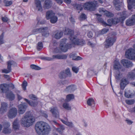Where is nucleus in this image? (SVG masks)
<instances>
[{
    "mask_svg": "<svg viewBox=\"0 0 135 135\" xmlns=\"http://www.w3.org/2000/svg\"><path fill=\"white\" fill-rule=\"evenodd\" d=\"M35 129L37 133L40 135L47 134L51 130L49 124L42 121H38L36 123Z\"/></svg>",
    "mask_w": 135,
    "mask_h": 135,
    "instance_id": "1",
    "label": "nucleus"
},
{
    "mask_svg": "<svg viewBox=\"0 0 135 135\" xmlns=\"http://www.w3.org/2000/svg\"><path fill=\"white\" fill-rule=\"evenodd\" d=\"M35 120L34 117L30 112H26L21 119V123L24 126L29 127L32 125Z\"/></svg>",
    "mask_w": 135,
    "mask_h": 135,
    "instance_id": "2",
    "label": "nucleus"
},
{
    "mask_svg": "<svg viewBox=\"0 0 135 135\" xmlns=\"http://www.w3.org/2000/svg\"><path fill=\"white\" fill-rule=\"evenodd\" d=\"M98 4L97 1L94 0L86 2L83 6L85 10L92 11L95 10L96 7L98 6Z\"/></svg>",
    "mask_w": 135,
    "mask_h": 135,
    "instance_id": "3",
    "label": "nucleus"
},
{
    "mask_svg": "<svg viewBox=\"0 0 135 135\" xmlns=\"http://www.w3.org/2000/svg\"><path fill=\"white\" fill-rule=\"evenodd\" d=\"M67 40L64 38L61 41V43L60 44V49L63 52H66L68 49H70L73 47V44L71 42L69 43L66 44Z\"/></svg>",
    "mask_w": 135,
    "mask_h": 135,
    "instance_id": "4",
    "label": "nucleus"
},
{
    "mask_svg": "<svg viewBox=\"0 0 135 135\" xmlns=\"http://www.w3.org/2000/svg\"><path fill=\"white\" fill-rule=\"evenodd\" d=\"M115 35V33L114 32H112L109 34L106 40V44L105 46L107 48L113 45L116 40Z\"/></svg>",
    "mask_w": 135,
    "mask_h": 135,
    "instance_id": "5",
    "label": "nucleus"
},
{
    "mask_svg": "<svg viewBox=\"0 0 135 135\" xmlns=\"http://www.w3.org/2000/svg\"><path fill=\"white\" fill-rule=\"evenodd\" d=\"M70 42L73 46L74 45L83 46L85 44V41L83 39L77 38L75 37L70 38Z\"/></svg>",
    "mask_w": 135,
    "mask_h": 135,
    "instance_id": "6",
    "label": "nucleus"
},
{
    "mask_svg": "<svg viewBox=\"0 0 135 135\" xmlns=\"http://www.w3.org/2000/svg\"><path fill=\"white\" fill-rule=\"evenodd\" d=\"M125 56L127 58L131 59H135V50L133 49H130L127 50L125 53Z\"/></svg>",
    "mask_w": 135,
    "mask_h": 135,
    "instance_id": "7",
    "label": "nucleus"
},
{
    "mask_svg": "<svg viewBox=\"0 0 135 135\" xmlns=\"http://www.w3.org/2000/svg\"><path fill=\"white\" fill-rule=\"evenodd\" d=\"M126 16V11H124L122 13H118L117 15V18H116L117 23L120 22L122 23L125 19Z\"/></svg>",
    "mask_w": 135,
    "mask_h": 135,
    "instance_id": "8",
    "label": "nucleus"
},
{
    "mask_svg": "<svg viewBox=\"0 0 135 135\" xmlns=\"http://www.w3.org/2000/svg\"><path fill=\"white\" fill-rule=\"evenodd\" d=\"M59 76L61 79L65 78L67 77H71V75L70 69L67 68L65 71H61L60 73Z\"/></svg>",
    "mask_w": 135,
    "mask_h": 135,
    "instance_id": "9",
    "label": "nucleus"
},
{
    "mask_svg": "<svg viewBox=\"0 0 135 135\" xmlns=\"http://www.w3.org/2000/svg\"><path fill=\"white\" fill-rule=\"evenodd\" d=\"M17 113V109L15 108H12L9 111L7 114L8 117L10 118H13L16 116Z\"/></svg>",
    "mask_w": 135,
    "mask_h": 135,
    "instance_id": "10",
    "label": "nucleus"
},
{
    "mask_svg": "<svg viewBox=\"0 0 135 135\" xmlns=\"http://www.w3.org/2000/svg\"><path fill=\"white\" fill-rule=\"evenodd\" d=\"M27 107V106L25 105V103L19 105L18 106L19 113L20 114H23L25 112Z\"/></svg>",
    "mask_w": 135,
    "mask_h": 135,
    "instance_id": "11",
    "label": "nucleus"
},
{
    "mask_svg": "<svg viewBox=\"0 0 135 135\" xmlns=\"http://www.w3.org/2000/svg\"><path fill=\"white\" fill-rule=\"evenodd\" d=\"M114 64V69L118 70L121 71H124L125 70V68L120 65L118 61H115Z\"/></svg>",
    "mask_w": 135,
    "mask_h": 135,
    "instance_id": "12",
    "label": "nucleus"
},
{
    "mask_svg": "<svg viewBox=\"0 0 135 135\" xmlns=\"http://www.w3.org/2000/svg\"><path fill=\"white\" fill-rule=\"evenodd\" d=\"M6 98L12 101L15 99V95L11 91H8L6 94Z\"/></svg>",
    "mask_w": 135,
    "mask_h": 135,
    "instance_id": "13",
    "label": "nucleus"
},
{
    "mask_svg": "<svg viewBox=\"0 0 135 135\" xmlns=\"http://www.w3.org/2000/svg\"><path fill=\"white\" fill-rule=\"evenodd\" d=\"M40 33H41L42 36L46 37L49 35L48 27H45L41 28Z\"/></svg>",
    "mask_w": 135,
    "mask_h": 135,
    "instance_id": "14",
    "label": "nucleus"
},
{
    "mask_svg": "<svg viewBox=\"0 0 135 135\" xmlns=\"http://www.w3.org/2000/svg\"><path fill=\"white\" fill-rule=\"evenodd\" d=\"M121 63L123 66L127 68L132 67L133 65L131 62L127 60H122Z\"/></svg>",
    "mask_w": 135,
    "mask_h": 135,
    "instance_id": "15",
    "label": "nucleus"
},
{
    "mask_svg": "<svg viewBox=\"0 0 135 135\" xmlns=\"http://www.w3.org/2000/svg\"><path fill=\"white\" fill-rule=\"evenodd\" d=\"M64 33L65 34L68 35L70 36L69 37L70 39L72 37H75L74 36V31L73 30L68 28H65L64 30Z\"/></svg>",
    "mask_w": 135,
    "mask_h": 135,
    "instance_id": "16",
    "label": "nucleus"
},
{
    "mask_svg": "<svg viewBox=\"0 0 135 135\" xmlns=\"http://www.w3.org/2000/svg\"><path fill=\"white\" fill-rule=\"evenodd\" d=\"M1 107L0 108V113L3 114L6 111L8 107L7 104L6 103L2 102L1 103Z\"/></svg>",
    "mask_w": 135,
    "mask_h": 135,
    "instance_id": "17",
    "label": "nucleus"
},
{
    "mask_svg": "<svg viewBox=\"0 0 135 135\" xmlns=\"http://www.w3.org/2000/svg\"><path fill=\"white\" fill-rule=\"evenodd\" d=\"M50 111L54 117L57 118H58L59 117V113L58 109L56 107L53 108L50 110Z\"/></svg>",
    "mask_w": 135,
    "mask_h": 135,
    "instance_id": "18",
    "label": "nucleus"
},
{
    "mask_svg": "<svg viewBox=\"0 0 135 135\" xmlns=\"http://www.w3.org/2000/svg\"><path fill=\"white\" fill-rule=\"evenodd\" d=\"M128 7L129 9L132 8H135V0H127Z\"/></svg>",
    "mask_w": 135,
    "mask_h": 135,
    "instance_id": "19",
    "label": "nucleus"
},
{
    "mask_svg": "<svg viewBox=\"0 0 135 135\" xmlns=\"http://www.w3.org/2000/svg\"><path fill=\"white\" fill-rule=\"evenodd\" d=\"M35 2L36 9L38 11H42V8L41 4V2L38 0H35Z\"/></svg>",
    "mask_w": 135,
    "mask_h": 135,
    "instance_id": "20",
    "label": "nucleus"
},
{
    "mask_svg": "<svg viewBox=\"0 0 135 135\" xmlns=\"http://www.w3.org/2000/svg\"><path fill=\"white\" fill-rule=\"evenodd\" d=\"M97 19L98 21L100 23H102L104 26H109V25L106 22H104L103 20L100 17L101 16V15L99 14H97Z\"/></svg>",
    "mask_w": 135,
    "mask_h": 135,
    "instance_id": "21",
    "label": "nucleus"
},
{
    "mask_svg": "<svg viewBox=\"0 0 135 135\" xmlns=\"http://www.w3.org/2000/svg\"><path fill=\"white\" fill-rule=\"evenodd\" d=\"M128 81L126 79L123 78L122 80L120 83V88L122 89H123L126 85L128 84Z\"/></svg>",
    "mask_w": 135,
    "mask_h": 135,
    "instance_id": "22",
    "label": "nucleus"
},
{
    "mask_svg": "<svg viewBox=\"0 0 135 135\" xmlns=\"http://www.w3.org/2000/svg\"><path fill=\"white\" fill-rule=\"evenodd\" d=\"M55 15V13L52 11H47L46 13V18L48 20Z\"/></svg>",
    "mask_w": 135,
    "mask_h": 135,
    "instance_id": "23",
    "label": "nucleus"
},
{
    "mask_svg": "<svg viewBox=\"0 0 135 135\" xmlns=\"http://www.w3.org/2000/svg\"><path fill=\"white\" fill-rule=\"evenodd\" d=\"M52 6L51 2L50 0H46L45 2L44 7V9H48L50 8Z\"/></svg>",
    "mask_w": 135,
    "mask_h": 135,
    "instance_id": "24",
    "label": "nucleus"
},
{
    "mask_svg": "<svg viewBox=\"0 0 135 135\" xmlns=\"http://www.w3.org/2000/svg\"><path fill=\"white\" fill-rule=\"evenodd\" d=\"M54 37L57 39L60 38L63 35V32L61 31H57L55 33Z\"/></svg>",
    "mask_w": 135,
    "mask_h": 135,
    "instance_id": "25",
    "label": "nucleus"
},
{
    "mask_svg": "<svg viewBox=\"0 0 135 135\" xmlns=\"http://www.w3.org/2000/svg\"><path fill=\"white\" fill-rule=\"evenodd\" d=\"M126 24L128 26H131L135 24V21L131 17V19H129L126 21Z\"/></svg>",
    "mask_w": 135,
    "mask_h": 135,
    "instance_id": "26",
    "label": "nucleus"
},
{
    "mask_svg": "<svg viewBox=\"0 0 135 135\" xmlns=\"http://www.w3.org/2000/svg\"><path fill=\"white\" fill-rule=\"evenodd\" d=\"M13 127L14 129L16 130L18 129L19 127V121L17 118L14 121L13 123Z\"/></svg>",
    "mask_w": 135,
    "mask_h": 135,
    "instance_id": "27",
    "label": "nucleus"
},
{
    "mask_svg": "<svg viewBox=\"0 0 135 135\" xmlns=\"http://www.w3.org/2000/svg\"><path fill=\"white\" fill-rule=\"evenodd\" d=\"M24 99L31 106L34 107H36L38 104V102L37 101L33 102L32 101H30L27 99L25 98Z\"/></svg>",
    "mask_w": 135,
    "mask_h": 135,
    "instance_id": "28",
    "label": "nucleus"
},
{
    "mask_svg": "<svg viewBox=\"0 0 135 135\" xmlns=\"http://www.w3.org/2000/svg\"><path fill=\"white\" fill-rule=\"evenodd\" d=\"M127 76L128 79L133 80L135 78V73L132 71H131L128 73Z\"/></svg>",
    "mask_w": 135,
    "mask_h": 135,
    "instance_id": "29",
    "label": "nucleus"
},
{
    "mask_svg": "<svg viewBox=\"0 0 135 135\" xmlns=\"http://www.w3.org/2000/svg\"><path fill=\"white\" fill-rule=\"evenodd\" d=\"M74 98V96L73 94H69L67 95L65 100L67 102H69Z\"/></svg>",
    "mask_w": 135,
    "mask_h": 135,
    "instance_id": "30",
    "label": "nucleus"
},
{
    "mask_svg": "<svg viewBox=\"0 0 135 135\" xmlns=\"http://www.w3.org/2000/svg\"><path fill=\"white\" fill-rule=\"evenodd\" d=\"M50 19V22L53 24L56 23L58 20V18L57 16L55 15L51 18Z\"/></svg>",
    "mask_w": 135,
    "mask_h": 135,
    "instance_id": "31",
    "label": "nucleus"
},
{
    "mask_svg": "<svg viewBox=\"0 0 135 135\" xmlns=\"http://www.w3.org/2000/svg\"><path fill=\"white\" fill-rule=\"evenodd\" d=\"M63 107L66 110H70L71 107L69 105L68 103L65 102L62 105Z\"/></svg>",
    "mask_w": 135,
    "mask_h": 135,
    "instance_id": "32",
    "label": "nucleus"
},
{
    "mask_svg": "<svg viewBox=\"0 0 135 135\" xmlns=\"http://www.w3.org/2000/svg\"><path fill=\"white\" fill-rule=\"evenodd\" d=\"M12 130L10 128H4L2 131L5 134H9L11 133Z\"/></svg>",
    "mask_w": 135,
    "mask_h": 135,
    "instance_id": "33",
    "label": "nucleus"
},
{
    "mask_svg": "<svg viewBox=\"0 0 135 135\" xmlns=\"http://www.w3.org/2000/svg\"><path fill=\"white\" fill-rule=\"evenodd\" d=\"M87 103L88 105L91 106L92 105L94 104L95 101L93 99L89 98L88 100Z\"/></svg>",
    "mask_w": 135,
    "mask_h": 135,
    "instance_id": "34",
    "label": "nucleus"
},
{
    "mask_svg": "<svg viewBox=\"0 0 135 135\" xmlns=\"http://www.w3.org/2000/svg\"><path fill=\"white\" fill-rule=\"evenodd\" d=\"M3 3L6 6H8L12 4V2L11 1H9L8 0H4Z\"/></svg>",
    "mask_w": 135,
    "mask_h": 135,
    "instance_id": "35",
    "label": "nucleus"
},
{
    "mask_svg": "<svg viewBox=\"0 0 135 135\" xmlns=\"http://www.w3.org/2000/svg\"><path fill=\"white\" fill-rule=\"evenodd\" d=\"M7 69H4L2 70V72L5 73H8L11 72V68H10L9 65L7 66Z\"/></svg>",
    "mask_w": 135,
    "mask_h": 135,
    "instance_id": "36",
    "label": "nucleus"
},
{
    "mask_svg": "<svg viewBox=\"0 0 135 135\" xmlns=\"http://www.w3.org/2000/svg\"><path fill=\"white\" fill-rule=\"evenodd\" d=\"M74 90V86L73 85H71L68 86L67 87L65 90L68 91H73Z\"/></svg>",
    "mask_w": 135,
    "mask_h": 135,
    "instance_id": "37",
    "label": "nucleus"
},
{
    "mask_svg": "<svg viewBox=\"0 0 135 135\" xmlns=\"http://www.w3.org/2000/svg\"><path fill=\"white\" fill-rule=\"evenodd\" d=\"M105 15L106 16L109 17H113L114 16L113 13L107 11L106 12Z\"/></svg>",
    "mask_w": 135,
    "mask_h": 135,
    "instance_id": "38",
    "label": "nucleus"
},
{
    "mask_svg": "<svg viewBox=\"0 0 135 135\" xmlns=\"http://www.w3.org/2000/svg\"><path fill=\"white\" fill-rule=\"evenodd\" d=\"M43 47L42 43L41 42H39L37 45V49L38 51L41 50Z\"/></svg>",
    "mask_w": 135,
    "mask_h": 135,
    "instance_id": "39",
    "label": "nucleus"
},
{
    "mask_svg": "<svg viewBox=\"0 0 135 135\" xmlns=\"http://www.w3.org/2000/svg\"><path fill=\"white\" fill-rule=\"evenodd\" d=\"M4 36V33H2L0 36V45L4 43V41L3 40Z\"/></svg>",
    "mask_w": 135,
    "mask_h": 135,
    "instance_id": "40",
    "label": "nucleus"
},
{
    "mask_svg": "<svg viewBox=\"0 0 135 135\" xmlns=\"http://www.w3.org/2000/svg\"><path fill=\"white\" fill-rule=\"evenodd\" d=\"M31 68L32 69L35 70H40L41 69V68L36 65H30Z\"/></svg>",
    "mask_w": 135,
    "mask_h": 135,
    "instance_id": "41",
    "label": "nucleus"
},
{
    "mask_svg": "<svg viewBox=\"0 0 135 135\" xmlns=\"http://www.w3.org/2000/svg\"><path fill=\"white\" fill-rule=\"evenodd\" d=\"M64 129V127L62 126H61L59 128H57L56 130L59 133H61Z\"/></svg>",
    "mask_w": 135,
    "mask_h": 135,
    "instance_id": "42",
    "label": "nucleus"
},
{
    "mask_svg": "<svg viewBox=\"0 0 135 135\" xmlns=\"http://www.w3.org/2000/svg\"><path fill=\"white\" fill-rule=\"evenodd\" d=\"M67 56L65 54L59 55V59H66L67 58Z\"/></svg>",
    "mask_w": 135,
    "mask_h": 135,
    "instance_id": "43",
    "label": "nucleus"
},
{
    "mask_svg": "<svg viewBox=\"0 0 135 135\" xmlns=\"http://www.w3.org/2000/svg\"><path fill=\"white\" fill-rule=\"evenodd\" d=\"M86 18V15L84 13H82L80 16L79 19L80 21H82L85 20Z\"/></svg>",
    "mask_w": 135,
    "mask_h": 135,
    "instance_id": "44",
    "label": "nucleus"
},
{
    "mask_svg": "<svg viewBox=\"0 0 135 135\" xmlns=\"http://www.w3.org/2000/svg\"><path fill=\"white\" fill-rule=\"evenodd\" d=\"M123 6V3H120L119 5H115V7L116 10H119L120 9V8L122 7Z\"/></svg>",
    "mask_w": 135,
    "mask_h": 135,
    "instance_id": "45",
    "label": "nucleus"
},
{
    "mask_svg": "<svg viewBox=\"0 0 135 135\" xmlns=\"http://www.w3.org/2000/svg\"><path fill=\"white\" fill-rule=\"evenodd\" d=\"M16 64V62L13 60L9 61L7 62L8 66L9 65L10 68H11V65H15Z\"/></svg>",
    "mask_w": 135,
    "mask_h": 135,
    "instance_id": "46",
    "label": "nucleus"
},
{
    "mask_svg": "<svg viewBox=\"0 0 135 135\" xmlns=\"http://www.w3.org/2000/svg\"><path fill=\"white\" fill-rule=\"evenodd\" d=\"M27 85V83L25 81H24L22 84V86L23 89L24 90H26V87Z\"/></svg>",
    "mask_w": 135,
    "mask_h": 135,
    "instance_id": "47",
    "label": "nucleus"
},
{
    "mask_svg": "<svg viewBox=\"0 0 135 135\" xmlns=\"http://www.w3.org/2000/svg\"><path fill=\"white\" fill-rule=\"evenodd\" d=\"M16 93H17V96L18 99L19 101L22 98V97L19 94L20 93V91L18 90H16Z\"/></svg>",
    "mask_w": 135,
    "mask_h": 135,
    "instance_id": "48",
    "label": "nucleus"
},
{
    "mask_svg": "<svg viewBox=\"0 0 135 135\" xmlns=\"http://www.w3.org/2000/svg\"><path fill=\"white\" fill-rule=\"evenodd\" d=\"M29 97L30 98L33 100H36L37 99V98L35 95L33 94L29 95Z\"/></svg>",
    "mask_w": 135,
    "mask_h": 135,
    "instance_id": "49",
    "label": "nucleus"
},
{
    "mask_svg": "<svg viewBox=\"0 0 135 135\" xmlns=\"http://www.w3.org/2000/svg\"><path fill=\"white\" fill-rule=\"evenodd\" d=\"M99 11L100 13L102 14L104 13L105 14L107 10L102 8H99Z\"/></svg>",
    "mask_w": 135,
    "mask_h": 135,
    "instance_id": "50",
    "label": "nucleus"
},
{
    "mask_svg": "<svg viewBox=\"0 0 135 135\" xmlns=\"http://www.w3.org/2000/svg\"><path fill=\"white\" fill-rule=\"evenodd\" d=\"M126 103L129 105H132L134 103V101L133 100H126Z\"/></svg>",
    "mask_w": 135,
    "mask_h": 135,
    "instance_id": "51",
    "label": "nucleus"
},
{
    "mask_svg": "<svg viewBox=\"0 0 135 135\" xmlns=\"http://www.w3.org/2000/svg\"><path fill=\"white\" fill-rule=\"evenodd\" d=\"M83 6L81 5L80 4H78L76 5V8L78 10H81L83 9Z\"/></svg>",
    "mask_w": 135,
    "mask_h": 135,
    "instance_id": "52",
    "label": "nucleus"
},
{
    "mask_svg": "<svg viewBox=\"0 0 135 135\" xmlns=\"http://www.w3.org/2000/svg\"><path fill=\"white\" fill-rule=\"evenodd\" d=\"M6 87L3 84H1L0 85V89H1L2 91V92L5 93V91L4 90Z\"/></svg>",
    "mask_w": 135,
    "mask_h": 135,
    "instance_id": "53",
    "label": "nucleus"
},
{
    "mask_svg": "<svg viewBox=\"0 0 135 135\" xmlns=\"http://www.w3.org/2000/svg\"><path fill=\"white\" fill-rule=\"evenodd\" d=\"M10 124L8 122H5L3 124L4 128H10Z\"/></svg>",
    "mask_w": 135,
    "mask_h": 135,
    "instance_id": "54",
    "label": "nucleus"
},
{
    "mask_svg": "<svg viewBox=\"0 0 135 135\" xmlns=\"http://www.w3.org/2000/svg\"><path fill=\"white\" fill-rule=\"evenodd\" d=\"M109 31L108 28H104L101 30V34H103L106 33Z\"/></svg>",
    "mask_w": 135,
    "mask_h": 135,
    "instance_id": "55",
    "label": "nucleus"
},
{
    "mask_svg": "<svg viewBox=\"0 0 135 135\" xmlns=\"http://www.w3.org/2000/svg\"><path fill=\"white\" fill-rule=\"evenodd\" d=\"M72 70L74 72L77 73L79 70V69L78 68L74 66L72 67Z\"/></svg>",
    "mask_w": 135,
    "mask_h": 135,
    "instance_id": "56",
    "label": "nucleus"
},
{
    "mask_svg": "<svg viewBox=\"0 0 135 135\" xmlns=\"http://www.w3.org/2000/svg\"><path fill=\"white\" fill-rule=\"evenodd\" d=\"M2 20L4 22H7L8 20V18L6 17H2Z\"/></svg>",
    "mask_w": 135,
    "mask_h": 135,
    "instance_id": "57",
    "label": "nucleus"
},
{
    "mask_svg": "<svg viewBox=\"0 0 135 135\" xmlns=\"http://www.w3.org/2000/svg\"><path fill=\"white\" fill-rule=\"evenodd\" d=\"M114 3L115 5H119L120 3H123L122 2H120L119 0H114Z\"/></svg>",
    "mask_w": 135,
    "mask_h": 135,
    "instance_id": "58",
    "label": "nucleus"
},
{
    "mask_svg": "<svg viewBox=\"0 0 135 135\" xmlns=\"http://www.w3.org/2000/svg\"><path fill=\"white\" fill-rule=\"evenodd\" d=\"M43 60H45L48 61H50L52 60V59L49 57H43L41 58Z\"/></svg>",
    "mask_w": 135,
    "mask_h": 135,
    "instance_id": "59",
    "label": "nucleus"
},
{
    "mask_svg": "<svg viewBox=\"0 0 135 135\" xmlns=\"http://www.w3.org/2000/svg\"><path fill=\"white\" fill-rule=\"evenodd\" d=\"M82 58L79 56H76L75 58H73V59L75 60H81L82 59Z\"/></svg>",
    "mask_w": 135,
    "mask_h": 135,
    "instance_id": "60",
    "label": "nucleus"
},
{
    "mask_svg": "<svg viewBox=\"0 0 135 135\" xmlns=\"http://www.w3.org/2000/svg\"><path fill=\"white\" fill-rule=\"evenodd\" d=\"M76 55V54L75 53H72L69 56L70 57L73 58V59L74 58H75Z\"/></svg>",
    "mask_w": 135,
    "mask_h": 135,
    "instance_id": "61",
    "label": "nucleus"
},
{
    "mask_svg": "<svg viewBox=\"0 0 135 135\" xmlns=\"http://www.w3.org/2000/svg\"><path fill=\"white\" fill-rule=\"evenodd\" d=\"M70 17L69 18V19L70 20L71 22H72L73 24H74L75 22V20L74 18L71 15H70Z\"/></svg>",
    "mask_w": 135,
    "mask_h": 135,
    "instance_id": "62",
    "label": "nucleus"
},
{
    "mask_svg": "<svg viewBox=\"0 0 135 135\" xmlns=\"http://www.w3.org/2000/svg\"><path fill=\"white\" fill-rule=\"evenodd\" d=\"M93 34L92 33L91 31L89 32L87 34V36L89 38H91L93 36Z\"/></svg>",
    "mask_w": 135,
    "mask_h": 135,
    "instance_id": "63",
    "label": "nucleus"
},
{
    "mask_svg": "<svg viewBox=\"0 0 135 135\" xmlns=\"http://www.w3.org/2000/svg\"><path fill=\"white\" fill-rule=\"evenodd\" d=\"M124 95L127 98H129L131 97L130 95L126 91H125Z\"/></svg>",
    "mask_w": 135,
    "mask_h": 135,
    "instance_id": "64",
    "label": "nucleus"
}]
</instances>
